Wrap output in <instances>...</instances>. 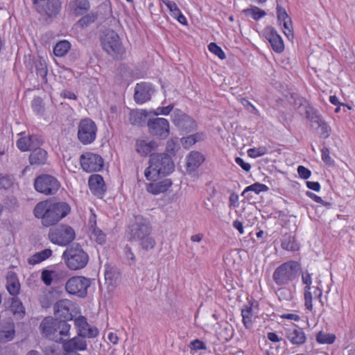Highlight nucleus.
I'll use <instances>...</instances> for the list:
<instances>
[{
  "instance_id": "obj_41",
  "label": "nucleus",
  "mask_w": 355,
  "mask_h": 355,
  "mask_svg": "<svg viewBox=\"0 0 355 355\" xmlns=\"http://www.w3.org/2000/svg\"><path fill=\"white\" fill-rule=\"evenodd\" d=\"M67 320H60L57 324V334L58 336H69L71 325L67 322Z\"/></svg>"
},
{
  "instance_id": "obj_54",
  "label": "nucleus",
  "mask_w": 355,
  "mask_h": 355,
  "mask_svg": "<svg viewBox=\"0 0 355 355\" xmlns=\"http://www.w3.org/2000/svg\"><path fill=\"white\" fill-rule=\"evenodd\" d=\"M162 3L167 7L172 17L180 12L178 5L174 1L170 0H162Z\"/></svg>"
},
{
  "instance_id": "obj_30",
  "label": "nucleus",
  "mask_w": 355,
  "mask_h": 355,
  "mask_svg": "<svg viewBox=\"0 0 355 355\" xmlns=\"http://www.w3.org/2000/svg\"><path fill=\"white\" fill-rule=\"evenodd\" d=\"M89 187L91 192L98 198H102L106 191L104 179H89Z\"/></svg>"
},
{
  "instance_id": "obj_36",
  "label": "nucleus",
  "mask_w": 355,
  "mask_h": 355,
  "mask_svg": "<svg viewBox=\"0 0 355 355\" xmlns=\"http://www.w3.org/2000/svg\"><path fill=\"white\" fill-rule=\"evenodd\" d=\"M71 44L67 40H61L53 48L54 55L57 57L64 56L70 50Z\"/></svg>"
},
{
  "instance_id": "obj_19",
  "label": "nucleus",
  "mask_w": 355,
  "mask_h": 355,
  "mask_svg": "<svg viewBox=\"0 0 355 355\" xmlns=\"http://www.w3.org/2000/svg\"><path fill=\"white\" fill-rule=\"evenodd\" d=\"M34 186L37 191L51 195L58 191L60 184L58 179H35Z\"/></svg>"
},
{
  "instance_id": "obj_3",
  "label": "nucleus",
  "mask_w": 355,
  "mask_h": 355,
  "mask_svg": "<svg viewBox=\"0 0 355 355\" xmlns=\"http://www.w3.org/2000/svg\"><path fill=\"white\" fill-rule=\"evenodd\" d=\"M301 266L298 261H286L275 270L272 279L277 286L291 285L297 278Z\"/></svg>"
},
{
  "instance_id": "obj_14",
  "label": "nucleus",
  "mask_w": 355,
  "mask_h": 355,
  "mask_svg": "<svg viewBox=\"0 0 355 355\" xmlns=\"http://www.w3.org/2000/svg\"><path fill=\"white\" fill-rule=\"evenodd\" d=\"M155 92L153 85L150 83L141 82L135 87L134 99L137 104L142 105L151 99Z\"/></svg>"
},
{
  "instance_id": "obj_45",
  "label": "nucleus",
  "mask_w": 355,
  "mask_h": 355,
  "mask_svg": "<svg viewBox=\"0 0 355 355\" xmlns=\"http://www.w3.org/2000/svg\"><path fill=\"white\" fill-rule=\"evenodd\" d=\"M243 12L249 14L254 20H259L266 15V12L258 7H253L252 8L245 9Z\"/></svg>"
},
{
  "instance_id": "obj_26",
  "label": "nucleus",
  "mask_w": 355,
  "mask_h": 355,
  "mask_svg": "<svg viewBox=\"0 0 355 355\" xmlns=\"http://www.w3.org/2000/svg\"><path fill=\"white\" fill-rule=\"evenodd\" d=\"M148 114L146 110H132L129 113V122L132 125L142 126L146 121Z\"/></svg>"
},
{
  "instance_id": "obj_61",
  "label": "nucleus",
  "mask_w": 355,
  "mask_h": 355,
  "mask_svg": "<svg viewBox=\"0 0 355 355\" xmlns=\"http://www.w3.org/2000/svg\"><path fill=\"white\" fill-rule=\"evenodd\" d=\"M297 173L300 178H309L311 175V171L303 166H299Z\"/></svg>"
},
{
  "instance_id": "obj_43",
  "label": "nucleus",
  "mask_w": 355,
  "mask_h": 355,
  "mask_svg": "<svg viewBox=\"0 0 355 355\" xmlns=\"http://www.w3.org/2000/svg\"><path fill=\"white\" fill-rule=\"evenodd\" d=\"M56 276L57 272L55 270H44L42 272L41 279L45 285L50 286Z\"/></svg>"
},
{
  "instance_id": "obj_28",
  "label": "nucleus",
  "mask_w": 355,
  "mask_h": 355,
  "mask_svg": "<svg viewBox=\"0 0 355 355\" xmlns=\"http://www.w3.org/2000/svg\"><path fill=\"white\" fill-rule=\"evenodd\" d=\"M204 155L198 151H191L187 157V168L195 171L204 162Z\"/></svg>"
},
{
  "instance_id": "obj_49",
  "label": "nucleus",
  "mask_w": 355,
  "mask_h": 355,
  "mask_svg": "<svg viewBox=\"0 0 355 355\" xmlns=\"http://www.w3.org/2000/svg\"><path fill=\"white\" fill-rule=\"evenodd\" d=\"M139 241L142 248L147 250L153 249L155 245V241L150 235H145Z\"/></svg>"
},
{
  "instance_id": "obj_22",
  "label": "nucleus",
  "mask_w": 355,
  "mask_h": 355,
  "mask_svg": "<svg viewBox=\"0 0 355 355\" xmlns=\"http://www.w3.org/2000/svg\"><path fill=\"white\" fill-rule=\"evenodd\" d=\"M149 182L146 183L148 192L157 195L164 193L171 186V179H147Z\"/></svg>"
},
{
  "instance_id": "obj_31",
  "label": "nucleus",
  "mask_w": 355,
  "mask_h": 355,
  "mask_svg": "<svg viewBox=\"0 0 355 355\" xmlns=\"http://www.w3.org/2000/svg\"><path fill=\"white\" fill-rule=\"evenodd\" d=\"M242 322L245 328L252 327L257 316L252 307V305L248 304L244 306L241 310Z\"/></svg>"
},
{
  "instance_id": "obj_64",
  "label": "nucleus",
  "mask_w": 355,
  "mask_h": 355,
  "mask_svg": "<svg viewBox=\"0 0 355 355\" xmlns=\"http://www.w3.org/2000/svg\"><path fill=\"white\" fill-rule=\"evenodd\" d=\"M191 135L192 136L196 144L197 142L204 141L206 138V134L204 132H198Z\"/></svg>"
},
{
  "instance_id": "obj_9",
  "label": "nucleus",
  "mask_w": 355,
  "mask_h": 355,
  "mask_svg": "<svg viewBox=\"0 0 355 355\" xmlns=\"http://www.w3.org/2000/svg\"><path fill=\"white\" fill-rule=\"evenodd\" d=\"M91 285L90 279L83 276H75L68 279L65 284L66 291L70 295L85 297Z\"/></svg>"
},
{
  "instance_id": "obj_1",
  "label": "nucleus",
  "mask_w": 355,
  "mask_h": 355,
  "mask_svg": "<svg viewBox=\"0 0 355 355\" xmlns=\"http://www.w3.org/2000/svg\"><path fill=\"white\" fill-rule=\"evenodd\" d=\"M158 147L156 141L144 139L136 141L135 150L141 156L150 154L149 166L145 170V178H157L169 175L175 168L171 157L166 153L151 154Z\"/></svg>"
},
{
  "instance_id": "obj_63",
  "label": "nucleus",
  "mask_w": 355,
  "mask_h": 355,
  "mask_svg": "<svg viewBox=\"0 0 355 355\" xmlns=\"http://www.w3.org/2000/svg\"><path fill=\"white\" fill-rule=\"evenodd\" d=\"M235 162L245 171H248L251 168L250 164L245 162L244 160L241 157H236Z\"/></svg>"
},
{
  "instance_id": "obj_62",
  "label": "nucleus",
  "mask_w": 355,
  "mask_h": 355,
  "mask_svg": "<svg viewBox=\"0 0 355 355\" xmlns=\"http://www.w3.org/2000/svg\"><path fill=\"white\" fill-rule=\"evenodd\" d=\"M306 187L314 191L318 192L320 191L321 187L319 182L313 181H306Z\"/></svg>"
},
{
  "instance_id": "obj_42",
  "label": "nucleus",
  "mask_w": 355,
  "mask_h": 355,
  "mask_svg": "<svg viewBox=\"0 0 355 355\" xmlns=\"http://www.w3.org/2000/svg\"><path fill=\"white\" fill-rule=\"evenodd\" d=\"M268 153V148L266 146H259L249 148L247 151L248 155L252 158H257L263 156Z\"/></svg>"
},
{
  "instance_id": "obj_37",
  "label": "nucleus",
  "mask_w": 355,
  "mask_h": 355,
  "mask_svg": "<svg viewBox=\"0 0 355 355\" xmlns=\"http://www.w3.org/2000/svg\"><path fill=\"white\" fill-rule=\"evenodd\" d=\"M336 335L330 333L319 331L316 335V341L322 345H331L336 340Z\"/></svg>"
},
{
  "instance_id": "obj_33",
  "label": "nucleus",
  "mask_w": 355,
  "mask_h": 355,
  "mask_svg": "<svg viewBox=\"0 0 355 355\" xmlns=\"http://www.w3.org/2000/svg\"><path fill=\"white\" fill-rule=\"evenodd\" d=\"M52 254L53 252L51 249H44L31 256L28 259V263L33 266L40 263L51 257Z\"/></svg>"
},
{
  "instance_id": "obj_60",
  "label": "nucleus",
  "mask_w": 355,
  "mask_h": 355,
  "mask_svg": "<svg viewBox=\"0 0 355 355\" xmlns=\"http://www.w3.org/2000/svg\"><path fill=\"white\" fill-rule=\"evenodd\" d=\"M180 142L182 146L187 149L196 144L191 135L181 138Z\"/></svg>"
},
{
  "instance_id": "obj_53",
  "label": "nucleus",
  "mask_w": 355,
  "mask_h": 355,
  "mask_svg": "<svg viewBox=\"0 0 355 355\" xmlns=\"http://www.w3.org/2000/svg\"><path fill=\"white\" fill-rule=\"evenodd\" d=\"M318 132L322 138L326 139L330 135L331 128L327 123L318 121Z\"/></svg>"
},
{
  "instance_id": "obj_20",
  "label": "nucleus",
  "mask_w": 355,
  "mask_h": 355,
  "mask_svg": "<svg viewBox=\"0 0 355 355\" xmlns=\"http://www.w3.org/2000/svg\"><path fill=\"white\" fill-rule=\"evenodd\" d=\"M284 336L292 345L295 346L302 345L306 341L305 332L298 326L285 328Z\"/></svg>"
},
{
  "instance_id": "obj_52",
  "label": "nucleus",
  "mask_w": 355,
  "mask_h": 355,
  "mask_svg": "<svg viewBox=\"0 0 355 355\" xmlns=\"http://www.w3.org/2000/svg\"><path fill=\"white\" fill-rule=\"evenodd\" d=\"M37 74L42 78H44L47 74V69L46 61L43 58H40L36 64Z\"/></svg>"
},
{
  "instance_id": "obj_4",
  "label": "nucleus",
  "mask_w": 355,
  "mask_h": 355,
  "mask_svg": "<svg viewBox=\"0 0 355 355\" xmlns=\"http://www.w3.org/2000/svg\"><path fill=\"white\" fill-rule=\"evenodd\" d=\"M62 256L68 268L74 270L83 268L89 261L88 254L79 245L67 248Z\"/></svg>"
},
{
  "instance_id": "obj_47",
  "label": "nucleus",
  "mask_w": 355,
  "mask_h": 355,
  "mask_svg": "<svg viewBox=\"0 0 355 355\" xmlns=\"http://www.w3.org/2000/svg\"><path fill=\"white\" fill-rule=\"evenodd\" d=\"M180 149V145L178 139H171L167 141L166 152L170 155H175Z\"/></svg>"
},
{
  "instance_id": "obj_50",
  "label": "nucleus",
  "mask_w": 355,
  "mask_h": 355,
  "mask_svg": "<svg viewBox=\"0 0 355 355\" xmlns=\"http://www.w3.org/2000/svg\"><path fill=\"white\" fill-rule=\"evenodd\" d=\"M92 238L100 245H103L106 241V235L98 228H95L92 234Z\"/></svg>"
},
{
  "instance_id": "obj_23",
  "label": "nucleus",
  "mask_w": 355,
  "mask_h": 355,
  "mask_svg": "<svg viewBox=\"0 0 355 355\" xmlns=\"http://www.w3.org/2000/svg\"><path fill=\"white\" fill-rule=\"evenodd\" d=\"M322 287L321 285L313 286L312 288H304V306L309 311L313 309V300H321L322 295Z\"/></svg>"
},
{
  "instance_id": "obj_21",
  "label": "nucleus",
  "mask_w": 355,
  "mask_h": 355,
  "mask_svg": "<svg viewBox=\"0 0 355 355\" xmlns=\"http://www.w3.org/2000/svg\"><path fill=\"white\" fill-rule=\"evenodd\" d=\"M58 323V321L57 320H54L53 318H46L42 320L40 327L42 332L46 337L55 340V342L61 343L62 342V338L61 337H58L56 335Z\"/></svg>"
},
{
  "instance_id": "obj_55",
  "label": "nucleus",
  "mask_w": 355,
  "mask_h": 355,
  "mask_svg": "<svg viewBox=\"0 0 355 355\" xmlns=\"http://www.w3.org/2000/svg\"><path fill=\"white\" fill-rule=\"evenodd\" d=\"M182 125H184V127H179L178 128L186 132H191L192 131H194L198 128L196 121L192 118L191 123L187 121L182 123Z\"/></svg>"
},
{
  "instance_id": "obj_16",
  "label": "nucleus",
  "mask_w": 355,
  "mask_h": 355,
  "mask_svg": "<svg viewBox=\"0 0 355 355\" xmlns=\"http://www.w3.org/2000/svg\"><path fill=\"white\" fill-rule=\"evenodd\" d=\"M33 3L38 12L49 17L56 15L60 8V4L56 0H34Z\"/></svg>"
},
{
  "instance_id": "obj_32",
  "label": "nucleus",
  "mask_w": 355,
  "mask_h": 355,
  "mask_svg": "<svg viewBox=\"0 0 355 355\" xmlns=\"http://www.w3.org/2000/svg\"><path fill=\"white\" fill-rule=\"evenodd\" d=\"M275 293L280 301H291L293 300L295 294V286H278Z\"/></svg>"
},
{
  "instance_id": "obj_56",
  "label": "nucleus",
  "mask_w": 355,
  "mask_h": 355,
  "mask_svg": "<svg viewBox=\"0 0 355 355\" xmlns=\"http://www.w3.org/2000/svg\"><path fill=\"white\" fill-rule=\"evenodd\" d=\"M31 105L33 111L37 114L42 113L44 110L42 100L40 97L35 98Z\"/></svg>"
},
{
  "instance_id": "obj_40",
  "label": "nucleus",
  "mask_w": 355,
  "mask_h": 355,
  "mask_svg": "<svg viewBox=\"0 0 355 355\" xmlns=\"http://www.w3.org/2000/svg\"><path fill=\"white\" fill-rule=\"evenodd\" d=\"M268 190V187L266 185L257 182V183H254L253 184H251V185L247 187L243 190L242 195H245L250 191L254 192L255 194H259L261 191H266Z\"/></svg>"
},
{
  "instance_id": "obj_29",
  "label": "nucleus",
  "mask_w": 355,
  "mask_h": 355,
  "mask_svg": "<svg viewBox=\"0 0 355 355\" xmlns=\"http://www.w3.org/2000/svg\"><path fill=\"white\" fill-rule=\"evenodd\" d=\"M69 7L75 15L79 16L89 10L90 4L87 0H73L69 2Z\"/></svg>"
},
{
  "instance_id": "obj_2",
  "label": "nucleus",
  "mask_w": 355,
  "mask_h": 355,
  "mask_svg": "<svg viewBox=\"0 0 355 355\" xmlns=\"http://www.w3.org/2000/svg\"><path fill=\"white\" fill-rule=\"evenodd\" d=\"M70 211L71 207L66 202H55L46 200L38 202L33 212L36 218L42 220L44 226L50 227L67 216Z\"/></svg>"
},
{
  "instance_id": "obj_35",
  "label": "nucleus",
  "mask_w": 355,
  "mask_h": 355,
  "mask_svg": "<svg viewBox=\"0 0 355 355\" xmlns=\"http://www.w3.org/2000/svg\"><path fill=\"white\" fill-rule=\"evenodd\" d=\"M282 247L283 249L288 251H296L299 250V245L297 243L295 238L290 234H286L283 236Z\"/></svg>"
},
{
  "instance_id": "obj_27",
  "label": "nucleus",
  "mask_w": 355,
  "mask_h": 355,
  "mask_svg": "<svg viewBox=\"0 0 355 355\" xmlns=\"http://www.w3.org/2000/svg\"><path fill=\"white\" fill-rule=\"evenodd\" d=\"M47 157V152L40 147H37L30 154L29 162L31 166L42 165L46 162Z\"/></svg>"
},
{
  "instance_id": "obj_58",
  "label": "nucleus",
  "mask_w": 355,
  "mask_h": 355,
  "mask_svg": "<svg viewBox=\"0 0 355 355\" xmlns=\"http://www.w3.org/2000/svg\"><path fill=\"white\" fill-rule=\"evenodd\" d=\"M302 282L304 285V288H312V276L308 271L302 272Z\"/></svg>"
},
{
  "instance_id": "obj_46",
  "label": "nucleus",
  "mask_w": 355,
  "mask_h": 355,
  "mask_svg": "<svg viewBox=\"0 0 355 355\" xmlns=\"http://www.w3.org/2000/svg\"><path fill=\"white\" fill-rule=\"evenodd\" d=\"M97 16L94 13H89L84 17H83L78 21V25L81 28H85L94 22Z\"/></svg>"
},
{
  "instance_id": "obj_59",
  "label": "nucleus",
  "mask_w": 355,
  "mask_h": 355,
  "mask_svg": "<svg viewBox=\"0 0 355 355\" xmlns=\"http://www.w3.org/2000/svg\"><path fill=\"white\" fill-rule=\"evenodd\" d=\"M321 157L322 161L327 165H331L334 160L330 157V152L327 148H323L321 150Z\"/></svg>"
},
{
  "instance_id": "obj_44",
  "label": "nucleus",
  "mask_w": 355,
  "mask_h": 355,
  "mask_svg": "<svg viewBox=\"0 0 355 355\" xmlns=\"http://www.w3.org/2000/svg\"><path fill=\"white\" fill-rule=\"evenodd\" d=\"M189 347L191 350V355H193V352H196L198 350H206L207 345L206 344L199 339H195L191 340L189 343Z\"/></svg>"
},
{
  "instance_id": "obj_17",
  "label": "nucleus",
  "mask_w": 355,
  "mask_h": 355,
  "mask_svg": "<svg viewBox=\"0 0 355 355\" xmlns=\"http://www.w3.org/2000/svg\"><path fill=\"white\" fill-rule=\"evenodd\" d=\"M263 35L270 44L272 49L275 53H281L284 51V41L274 28L266 27L263 31Z\"/></svg>"
},
{
  "instance_id": "obj_39",
  "label": "nucleus",
  "mask_w": 355,
  "mask_h": 355,
  "mask_svg": "<svg viewBox=\"0 0 355 355\" xmlns=\"http://www.w3.org/2000/svg\"><path fill=\"white\" fill-rule=\"evenodd\" d=\"M6 287L10 295L15 296L19 293L20 284L16 277H10L8 279Z\"/></svg>"
},
{
  "instance_id": "obj_38",
  "label": "nucleus",
  "mask_w": 355,
  "mask_h": 355,
  "mask_svg": "<svg viewBox=\"0 0 355 355\" xmlns=\"http://www.w3.org/2000/svg\"><path fill=\"white\" fill-rule=\"evenodd\" d=\"M10 310L13 314L19 318L23 317L25 309L22 302L17 298H13L10 304Z\"/></svg>"
},
{
  "instance_id": "obj_10",
  "label": "nucleus",
  "mask_w": 355,
  "mask_h": 355,
  "mask_svg": "<svg viewBox=\"0 0 355 355\" xmlns=\"http://www.w3.org/2000/svg\"><path fill=\"white\" fill-rule=\"evenodd\" d=\"M80 162L82 168L87 173L101 171L104 166V160L96 153L87 152L80 155Z\"/></svg>"
},
{
  "instance_id": "obj_25",
  "label": "nucleus",
  "mask_w": 355,
  "mask_h": 355,
  "mask_svg": "<svg viewBox=\"0 0 355 355\" xmlns=\"http://www.w3.org/2000/svg\"><path fill=\"white\" fill-rule=\"evenodd\" d=\"M15 336V324L11 321L0 322V343L11 341Z\"/></svg>"
},
{
  "instance_id": "obj_34",
  "label": "nucleus",
  "mask_w": 355,
  "mask_h": 355,
  "mask_svg": "<svg viewBox=\"0 0 355 355\" xmlns=\"http://www.w3.org/2000/svg\"><path fill=\"white\" fill-rule=\"evenodd\" d=\"M171 121L177 127H184L182 123L191 121V117L184 114L180 110H175L171 115Z\"/></svg>"
},
{
  "instance_id": "obj_5",
  "label": "nucleus",
  "mask_w": 355,
  "mask_h": 355,
  "mask_svg": "<svg viewBox=\"0 0 355 355\" xmlns=\"http://www.w3.org/2000/svg\"><path fill=\"white\" fill-rule=\"evenodd\" d=\"M101 44L103 50L114 58H119L124 53L119 35L112 30L103 33L101 38Z\"/></svg>"
},
{
  "instance_id": "obj_51",
  "label": "nucleus",
  "mask_w": 355,
  "mask_h": 355,
  "mask_svg": "<svg viewBox=\"0 0 355 355\" xmlns=\"http://www.w3.org/2000/svg\"><path fill=\"white\" fill-rule=\"evenodd\" d=\"M173 105H169L166 107H158L156 110L150 111L149 113L153 114L155 116H158V115L168 116L170 114V112L173 110Z\"/></svg>"
},
{
  "instance_id": "obj_48",
  "label": "nucleus",
  "mask_w": 355,
  "mask_h": 355,
  "mask_svg": "<svg viewBox=\"0 0 355 355\" xmlns=\"http://www.w3.org/2000/svg\"><path fill=\"white\" fill-rule=\"evenodd\" d=\"M209 51L219 58L220 60L225 58V53L222 49L218 46L216 43L211 42L208 45Z\"/></svg>"
},
{
  "instance_id": "obj_11",
  "label": "nucleus",
  "mask_w": 355,
  "mask_h": 355,
  "mask_svg": "<svg viewBox=\"0 0 355 355\" xmlns=\"http://www.w3.org/2000/svg\"><path fill=\"white\" fill-rule=\"evenodd\" d=\"M149 132L151 135L159 139H166L170 131L169 122L164 118H155L147 123Z\"/></svg>"
},
{
  "instance_id": "obj_12",
  "label": "nucleus",
  "mask_w": 355,
  "mask_h": 355,
  "mask_svg": "<svg viewBox=\"0 0 355 355\" xmlns=\"http://www.w3.org/2000/svg\"><path fill=\"white\" fill-rule=\"evenodd\" d=\"M19 139L16 146L21 152L33 150L42 144V139L37 135H26L25 132H20L17 135Z\"/></svg>"
},
{
  "instance_id": "obj_24",
  "label": "nucleus",
  "mask_w": 355,
  "mask_h": 355,
  "mask_svg": "<svg viewBox=\"0 0 355 355\" xmlns=\"http://www.w3.org/2000/svg\"><path fill=\"white\" fill-rule=\"evenodd\" d=\"M87 346L85 337L78 335L63 343V348L67 352L76 353V351H85Z\"/></svg>"
},
{
  "instance_id": "obj_18",
  "label": "nucleus",
  "mask_w": 355,
  "mask_h": 355,
  "mask_svg": "<svg viewBox=\"0 0 355 355\" xmlns=\"http://www.w3.org/2000/svg\"><path fill=\"white\" fill-rule=\"evenodd\" d=\"M73 303L67 299L58 301L53 306L54 315L60 320H71Z\"/></svg>"
},
{
  "instance_id": "obj_6",
  "label": "nucleus",
  "mask_w": 355,
  "mask_h": 355,
  "mask_svg": "<svg viewBox=\"0 0 355 355\" xmlns=\"http://www.w3.org/2000/svg\"><path fill=\"white\" fill-rule=\"evenodd\" d=\"M75 237V231L67 225H60L51 228L49 232V239L51 242L60 246L68 245L74 240Z\"/></svg>"
},
{
  "instance_id": "obj_15",
  "label": "nucleus",
  "mask_w": 355,
  "mask_h": 355,
  "mask_svg": "<svg viewBox=\"0 0 355 355\" xmlns=\"http://www.w3.org/2000/svg\"><path fill=\"white\" fill-rule=\"evenodd\" d=\"M74 325L77 329L78 335L85 338H94L98 336V329L90 325L87 318L83 315H80L74 319Z\"/></svg>"
},
{
  "instance_id": "obj_13",
  "label": "nucleus",
  "mask_w": 355,
  "mask_h": 355,
  "mask_svg": "<svg viewBox=\"0 0 355 355\" xmlns=\"http://www.w3.org/2000/svg\"><path fill=\"white\" fill-rule=\"evenodd\" d=\"M277 17L278 24L282 26V31L288 40H293L294 38V33L291 18L286 12L285 8L279 4L276 7Z\"/></svg>"
},
{
  "instance_id": "obj_8",
  "label": "nucleus",
  "mask_w": 355,
  "mask_h": 355,
  "mask_svg": "<svg viewBox=\"0 0 355 355\" xmlns=\"http://www.w3.org/2000/svg\"><path fill=\"white\" fill-rule=\"evenodd\" d=\"M96 123L90 119H83L78 124V139L83 144H90L96 139Z\"/></svg>"
},
{
  "instance_id": "obj_7",
  "label": "nucleus",
  "mask_w": 355,
  "mask_h": 355,
  "mask_svg": "<svg viewBox=\"0 0 355 355\" xmlns=\"http://www.w3.org/2000/svg\"><path fill=\"white\" fill-rule=\"evenodd\" d=\"M150 227L148 221L141 216L135 217V222L130 224L125 232L129 241H139L145 235H150Z\"/></svg>"
},
{
  "instance_id": "obj_57",
  "label": "nucleus",
  "mask_w": 355,
  "mask_h": 355,
  "mask_svg": "<svg viewBox=\"0 0 355 355\" xmlns=\"http://www.w3.org/2000/svg\"><path fill=\"white\" fill-rule=\"evenodd\" d=\"M306 196L313 200L314 202L320 204L323 206L328 207L330 205L329 202H325L322 200V198L316 194L313 193L311 191H307L306 192Z\"/></svg>"
}]
</instances>
